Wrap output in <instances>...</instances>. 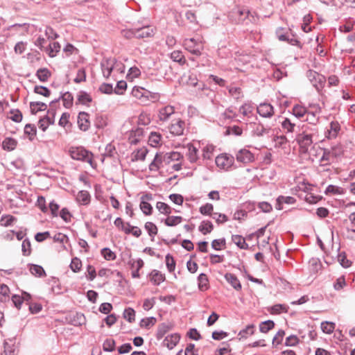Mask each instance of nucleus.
I'll list each match as a JSON object with an SVG mask.
<instances>
[{"label":"nucleus","instance_id":"f257e3e1","mask_svg":"<svg viewBox=\"0 0 355 355\" xmlns=\"http://www.w3.org/2000/svg\"><path fill=\"white\" fill-rule=\"evenodd\" d=\"M69 154L73 159L87 162L94 167L93 154L83 147H71L69 149Z\"/></svg>","mask_w":355,"mask_h":355},{"label":"nucleus","instance_id":"f03ea898","mask_svg":"<svg viewBox=\"0 0 355 355\" xmlns=\"http://www.w3.org/2000/svg\"><path fill=\"white\" fill-rule=\"evenodd\" d=\"M131 93L133 96L141 100L144 103L148 101H155L158 98L157 94H153L141 87H134Z\"/></svg>","mask_w":355,"mask_h":355},{"label":"nucleus","instance_id":"7ed1b4c3","mask_svg":"<svg viewBox=\"0 0 355 355\" xmlns=\"http://www.w3.org/2000/svg\"><path fill=\"white\" fill-rule=\"evenodd\" d=\"M306 77L317 91L322 89L326 82V78L323 75L312 69L306 71Z\"/></svg>","mask_w":355,"mask_h":355},{"label":"nucleus","instance_id":"20e7f679","mask_svg":"<svg viewBox=\"0 0 355 355\" xmlns=\"http://www.w3.org/2000/svg\"><path fill=\"white\" fill-rule=\"evenodd\" d=\"M297 141L300 146V150L302 153H307L309 147L313 144L312 135L304 132L299 134L297 137Z\"/></svg>","mask_w":355,"mask_h":355},{"label":"nucleus","instance_id":"39448f33","mask_svg":"<svg viewBox=\"0 0 355 355\" xmlns=\"http://www.w3.org/2000/svg\"><path fill=\"white\" fill-rule=\"evenodd\" d=\"M216 166L224 170H228L234 164V157L227 154H221L216 157Z\"/></svg>","mask_w":355,"mask_h":355},{"label":"nucleus","instance_id":"423d86ee","mask_svg":"<svg viewBox=\"0 0 355 355\" xmlns=\"http://www.w3.org/2000/svg\"><path fill=\"white\" fill-rule=\"evenodd\" d=\"M185 49L189 51L193 55H200L201 48H200V43L194 38L185 39L183 43Z\"/></svg>","mask_w":355,"mask_h":355},{"label":"nucleus","instance_id":"0eeeda50","mask_svg":"<svg viewBox=\"0 0 355 355\" xmlns=\"http://www.w3.org/2000/svg\"><path fill=\"white\" fill-rule=\"evenodd\" d=\"M185 122L180 119H175L169 126L170 132L175 136H180L184 134Z\"/></svg>","mask_w":355,"mask_h":355},{"label":"nucleus","instance_id":"6e6552de","mask_svg":"<svg viewBox=\"0 0 355 355\" xmlns=\"http://www.w3.org/2000/svg\"><path fill=\"white\" fill-rule=\"evenodd\" d=\"M257 110L259 114L264 118H270L274 115V108L270 103H260Z\"/></svg>","mask_w":355,"mask_h":355},{"label":"nucleus","instance_id":"1a4fd4ad","mask_svg":"<svg viewBox=\"0 0 355 355\" xmlns=\"http://www.w3.org/2000/svg\"><path fill=\"white\" fill-rule=\"evenodd\" d=\"M238 17V19H235V23L236 24H241L244 23L245 21L248 19L250 17H252V15L250 12L249 10L243 8V9H238L236 11H234L231 17Z\"/></svg>","mask_w":355,"mask_h":355},{"label":"nucleus","instance_id":"9d476101","mask_svg":"<svg viewBox=\"0 0 355 355\" xmlns=\"http://www.w3.org/2000/svg\"><path fill=\"white\" fill-rule=\"evenodd\" d=\"M336 157L337 153H336L334 148H331V149L324 148L323 155L320 159V163L324 162V164H322L321 166H326L330 164L333 158Z\"/></svg>","mask_w":355,"mask_h":355},{"label":"nucleus","instance_id":"9b49d317","mask_svg":"<svg viewBox=\"0 0 355 355\" xmlns=\"http://www.w3.org/2000/svg\"><path fill=\"white\" fill-rule=\"evenodd\" d=\"M136 38L143 39L146 37H152L154 35V31L150 26H144L142 27L135 28Z\"/></svg>","mask_w":355,"mask_h":355},{"label":"nucleus","instance_id":"f8f14e48","mask_svg":"<svg viewBox=\"0 0 355 355\" xmlns=\"http://www.w3.org/2000/svg\"><path fill=\"white\" fill-rule=\"evenodd\" d=\"M236 160L244 164L250 163L254 160V155L250 150L241 149L236 154Z\"/></svg>","mask_w":355,"mask_h":355},{"label":"nucleus","instance_id":"ddd939ff","mask_svg":"<svg viewBox=\"0 0 355 355\" xmlns=\"http://www.w3.org/2000/svg\"><path fill=\"white\" fill-rule=\"evenodd\" d=\"M78 124L79 128L83 131H87L89 126V114L85 112H80L78 116Z\"/></svg>","mask_w":355,"mask_h":355},{"label":"nucleus","instance_id":"4468645a","mask_svg":"<svg viewBox=\"0 0 355 355\" xmlns=\"http://www.w3.org/2000/svg\"><path fill=\"white\" fill-rule=\"evenodd\" d=\"M340 130V125L338 121H331L325 132V136L327 139H331L337 137L339 131Z\"/></svg>","mask_w":355,"mask_h":355},{"label":"nucleus","instance_id":"2eb2a0df","mask_svg":"<svg viewBox=\"0 0 355 355\" xmlns=\"http://www.w3.org/2000/svg\"><path fill=\"white\" fill-rule=\"evenodd\" d=\"M175 108L171 105H166L159 110L158 117L160 121H166L174 114Z\"/></svg>","mask_w":355,"mask_h":355},{"label":"nucleus","instance_id":"dca6fc26","mask_svg":"<svg viewBox=\"0 0 355 355\" xmlns=\"http://www.w3.org/2000/svg\"><path fill=\"white\" fill-rule=\"evenodd\" d=\"M180 339V336L178 334H173L167 336L163 340V345L166 346L169 349H173L175 346L178 343Z\"/></svg>","mask_w":355,"mask_h":355},{"label":"nucleus","instance_id":"f3484780","mask_svg":"<svg viewBox=\"0 0 355 355\" xmlns=\"http://www.w3.org/2000/svg\"><path fill=\"white\" fill-rule=\"evenodd\" d=\"M271 130V126L270 125H263V124L259 123L255 124L252 130V135L257 137H263L265 135L269 134Z\"/></svg>","mask_w":355,"mask_h":355},{"label":"nucleus","instance_id":"a211bd4d","mask_svg":"<svg viewBox=\"0 0 355 355\" xmlns=\"http://www.w3.org/2000/svg\"><path fill=\"white\" fill-rule=\"evenodd\" d=\"M173 324L171 322H162L158 325L156 337L158 340L162 339L164 336L173 329Z\"/></svg>","mask_w":355,"mask_h":355},{"label":"nucleus","instance_id":"6ab92c4d","mask_svg":"<svg viewBox=\"0 0 355 355\" xmlns=\"http://www.w3.org/2000/svg\"><path fill=\"white\" fill-rule=\"evenodd\" d=\"M225 280L236 291H241V284L236 276L232 273H226L225 275Z\"/></svg>","mask_w":355,"mask_h":355},{"label":"nucleus","instance_id":"aec40b11","mask_svg":"<svg viewBox=\"0 0 355 355\" xmlns=\"http://www.w3.org/2000/svg\"><path fill=\"white\" fill-rule=\"evenodd\" d=\"M28 266L29 268L30 272L33 275L38 277L46 276L45 270L41 266L33 263H28Z\"/></svg>","mask_w":355,"mask_h":355},{"label":"nucleus","instance_id":"412c9836","mask_svg":"<svg viewBox=\"0 0 355 355\" xmlns=\"http://www.w3.org/2000/svg\"><path fill=\"white\" fill-rule=\"evenodd\" d=\"M295 202V199L291 196H279L277 199L276 209L281 210L283 209L282 204L286 203L292 205Z\"/></svg>","mask_w":355,"mask_h":355},{"label":"nucleus","instance_id":"4be33fe9","mask_svg":"<svg viewBox=\"0 0 355 355\" xmlns=\"http://www.w3.org/2000/svg\"><path fill=\"white\" fill-rule=\"evenodd\" d=\"M31 112L35 115L38 112L44 111L47 109V105L40 101H33L30 103Z\"/></svg>","mask_w":355,"mask_h":355},{"label":"nucleus","instance_id":"5701e85b","mask_svg":"<svg viewBox=\"0 0 355 355\" xmlns=\"http://www.w3.org/2000/svg\"><path fill=\"white\" fill-rule=\"evenodd\" d=\"M90 194L87 191L82 190L78 192L76 200L81 205H87L90 202Z\"/></svg>","mask_w":355,"mask_h":355},{"label":"nucleus","instance_id":"b1692460","mask_svg":"<svg viewBox=\"0 0 355 355\" xmlns=\"http://www.w3.org/2000/svg\"><path fill=\"white\" fill-rule=\"evenodd\" d=\"M188 147V159L191 163H195L198 159V148L191 144L187 145Z\"/></svg>","mask_w":355,"mask_h":355},{"label":"nucleus","instance_id":"393cba45","mask_svg":"<svg viewBox=\"0 0 355 355\" xmlns=\"http://www.w3.org/2000/svg\"><path fill=\"white\" fill-rule=\"evenodd\" d=\"M17 145V141L11 137H6L2 142V148L8 151L15 149Z\"/></svg>","mask_w":355,"mask_h":355},{"label":"nucleus","instance_id":"a878e982","mask_svg":"<svg viewBox=\"0 0 355 355\" xmlns=\"http://www.w3.org/2000/svg\"><path fill=\"white\" fill-rule=\"evenodd\" d=\"M61 100L63 101V105L65 108H70L73 105V96L69 92L61 94Z\"/></svg>","mask_w":355,"mask_h":355},{"label":"nucleus","instance_id":"bb28decb","mask_svg":"<svg viewBox=\"0 0 355 355\" xmlns=\"http://www.w3.org/2000/svg\"><path fill=\"white\" fill-rule=\"evenodd\" d=\"M232 240L240 249L247 250L249 248L245 239L241 235H232Z\"/></svg>","mask_w":355,"mask_h":355},{"label":"nucleus","instance_id":"cd10ccee","mask_svg":"<svg viewBox=\"0 0 355 355\" xmlns=\"http://www.w3.org/2000/svg\"><path fill=\"white\" fill-rule=\"evenodd\" d=\"M198 288L202 291H206L209 288V280L206 274L201 273L198 277Z\"/></svg>","mask_w":355,"mask_h":355},{"label":"nucleus","instance_id":"c85d7f7f","mask_svg":"<svg viewBox=\"0 0 355 355\" xmlns=\"http://www.w3.org/2000/svg\"><path fill=\"white\" fill-rule=\"evenodd\" d=\"M150 281L155 285H159L165 279L164 275H163L159 271L153 270L150 273Z\"/></svg>","mask_w":355,"mask_h":355},{"label":"nucleus","instance_id":"c756f323","mask_svg":"<svg viewBox=\"0 0 355 355\" xmlns=\"http://www.w3.org/2000/svg\"><path fill=\"white\" fill-rule=\"evenodd\" d=\"M51 75V71L47 68H40L36 72V76L43 83L46 82Z\"/></svg>","mask_w":355,"mask_h":355},{"label":"nucleus","instance_id":"7c9ffc66","mask_svg":"<svg viewBox=\"0 0 355 355\" xmlns=\"http://www.w3.org/2000/svg\"><path fill=\"white\" fill-rule=\"evenodd\" d=\"M214 229V225L209 220H203L201 222L199 226V231L201 232L203 234H207L210 233Z\"/></svg>","mask_w":355,"mask_h":355},{"label":"nucleus","instance_id":"2f4dec72","mask_svg":"<svg viewBox=\"0 0 355 355\" xmlns=\"http://www.w3.org/2000/svg\"><path fill=\"white\" fill-rule=\"evenodd\" d=\"M77 100L79 103L83 105H87L92 101V98L90 95L85 91L79 92Z\"/></svg>","mask_w":355,"mask_h":355},{"label":"nucleus","instance_id":"473e14b6","mask_svg":"<svg viewBox=\"0 0 355 355\" xmlns=\"http://www.w3.org/2000/svg\"><path fill=\"white\" fill-rule=\"evenodd\" d=\"M24 133L28 136L31 141H33L36 135V127L33 124L28 123L25 125Z\"/></svg>","mask_w":355,"mask_h":355},{"label":"nucleus","instance_id":"72a5a7b5","mask_svg":"<svg viewBox=\"0 0 355 355\" xmlns=\"http://www.w3.org/2000/svg\"><path fill=\"white\" fill-rule=\"evenodd\" d=\"M101 68L104 77L107 78L113 70V64L109 60H106L105 62H101Z\"/></svg>","mask_w":355,"mask_h":355},{"label":"nucleus","instance_id":"f704fd0d","mask_svg":"<svg viewBox=\"0 0 355 355\" xmlns=\"http://www.w3.org/2000/svg\"><path fill=\"white\" fill-rule=\"evenodd\" d=\"M182 221V217L178 216H168L164 220V224L169 227L175 226Z\"/></svg>","mask_w":355,"mask_h":355},{"label":"nucleus","instance_id":"c9c22d12","mask_svg":"<svg viewBox=\"0 0 355 355\" xmlns=\"http://www.w3.org/2000/svg\"><path fill=\"white\" fill-rule=\"evenodd\" d=\"M145 230L148 232V235L153 240L155 236L157 234V226L152 222H146L144 225Z\"/></svg>","mask_w":355,"mask_h":355},{"label":"nucleus","instance_id":"e433bc0d","mask_svg":"<svg viewBox=\"0 0 355 355\" xmlns=\"http://www.w3.org/2000/svg\"><path fill=\"white\" fill-rule=\"evenodd\" d=\"M282 128L287 133H292L294 131L295 127V123L291 122L290 119L284 118L281 122Z\"/></svg>","mask_w":355,"mask_h":355},{"label":"nucleus","instance_id":"4c0bfd02","mask_svg":"<svg viewBox=\"0 0 355 355\" xmlns=\"http://www.w3.org/2000/svg\"><path fill=\"white\" fill-rule=\"evenodd\" d=\"M226 247V241L225 238L214 239L211 242V248L215 250H221Z\"/></svg>","mask_w":355,"mask_h":355},{"label":"nucleus","instance_id":"58836bf2","mask_svg":"<svg viewBox=\"0 0 355 355\" xmlns=\"http://www.w3.org/2000/svg\"><path fill=\"white\" fill-rule=\"evenodd\" d=\"M60 50V44L57 42H54L51 44H50L47 48L48 54L50 57H55L56 55V53H58Z\"/></svg>","mask_w":355,"mask_h":355},{"label":"nucleus","instance_id":"ea45409f","mask_svg":"<svg viewBox=\"0 0 355 355\" xmlns=\"http://www.w3.org/2000/svg\"><path fill=\"white\" fill-rule=\"evenodd\" d=\"M275 327V322L272 320H268L262 322L259 324V330L262 333H267Z\"/></svg>","mask_w":355,"mask_h":355},{"label":"nucleus","instance_id":"a19ab883","mask_svg":"<svg viewBox=\"0 0 355 355\" xmlns=\"http://www.w3.org/2000/svg\"><path fill=\"white\" fill-rule=\"evenodd\" d=\"M171 58L174 61L177 62L181 64L185 63L184 56L182 54V52L180 51H174L171 53Z\"/></svg>","mask_w":355,"mask_h":355},{"label":"nucleus","instance_id":"79ce46f5","mask_svg":"<svg viewBox=\"0 0 355 355\" xmlns=\"http://www.w3.org/2000/svg\"><path fill=\"white\" fill-rule=\"evenodd\" d=\"M156 208L161 214L165 215H169L171 213V208L167 204L163 202H157Z\"/></svg>","mask_w":355,"mask_h":355},{"label":"nucleus","instance_id":"37998d69","mask_svg":"<svg viewBox=\"0 0 355 355\" xmlns=\"http://www.w3.org/2000/svg\"><path fill=\"white\" fill-rule=\"evenodd\" d=\"M306 110L305 107L296 105L293 108V114L295 116H296L298 119H300L306 115Z\"/></svg>","mask_w":355,"mask_h":355},{"label":"nucleus","instance_id":"c03bdc74","mask_svg":"<svg viewBox=\"0 0 355 355\" xmlns=\"http://www.w3.org/2000/svg\"><path fill=\"white\" fill-rule=\"evenodd\" d=\"M336 324L331 322H322L321 323V329L324 333L331 334L334 331Z\"/></svg>","mask_w":355,"mask_h":355},{"label":"nucleus","instance_id":"a18cd8bd","mask_svg":"<svg viewBox=\"0 0 355 355\" xmlns=\"http://www.w3.org/2000/svg\"><path fill=\"white\" fill-rule=\"evenodd\" d=\"M288 307L286 305L277 304L272 306L270 309V313L272 314H279L282 312L286 313Z\"/></svg>","mask_w":355,"mask_h":355},{"label":"nucleus","instance_id":"49530a36","mask_svg":"<svg viewBox=\"0 0 355 355\" xmlns=\"http://www.w3.org/2000/svg\"><path fill=\"white\" fill-rule=\"evenodd\" d=\"M21 251L24 256H29L31 254V245L28 239H26L23 241Z\"/></svg>","mask_w":355,"mask_h":355},{"label":"nucleus","instance_id":"de8ad7c7","mask_svg":"<svg viewBox=\"0 0 355 355\" xmlns=\"http://www.w3.org/2000/svg\"><path fill=\"white\" fill-rule=\"evenodd\" d=\"M34 92L45 97H49L51 95V91L46 87L42 85L35 86Z\"/></svg>","mask_w":355,"mask_h":355},{"label":"nucleus","instance_id":"09e8293b","mask_svg":"<svg viewBox=\"0 0 355 355\" xmlns=\"http://www.w3.org/2000/svg\"><path fill=\"white\" fill-rule=\"evenodd\" d=\"M162 163V159L157 153L153 161L149 165V169L151 171H157L159 169V164Z\"/></svg>","mask_w":355,"mask_h":355},{"label":"nucleus","instance_id":"8fccbe9b","mask_svg":"<svg viewBox=\"0 0 355 355\" xmlns=\"http://www.w3.org/2000/svg\"><path fill=\"white\" fill-rule=\"evenodd\" d=\"M123 317L129 322H132L135 320V311L133 309L128 307L124 310Z\"/></svg>","mask_w":355,"mask_h":355},{"label":"nucleus","instance_id":"3c124183","mask_svg":"<svg viewBox=\"0 0 355 355\" xmlns=\"http://www.w3.org/2000/svg\"><path fill=\"white\" fill-rule=\"evenodd\" d=\"M321 268V263L318 259L312 258L309 261V269L311 272L315 273Z\"/></svg>","mask_w":355,"mask_h":355},{"label":"nucleus","instance_id":"603ef678","mask_svg":"<svg viewBox=\"0 0 355 355\" xmlns=\"http://www.w3.org/2000/svg\"><path fill=\"white\" fill-rule=\"evenodd\" d=\"M156 322V318L154 317H149L144 318L141 320L140 327L142 328H150L153 326Z\"/></svg>","mask_w":355,"mask_h":355},{"label":"nucleus","instance_id":"864d4df0","mask_svg":"<svg viewBox=\"0 0 355 355\" xmlns=\"http://www.w3.org/2000/svg\"><path fill=\"white\" fill-rule=\"evenodd\" d=\"M254 326L253 324L248 325L245 329L240 331L239 336L241 338H246L248 335H252L254 334Z\"/></svg>","mask_w":355,"mask_h":355},{"label":"nucleus","instance_id":"5fc2aeb1","mask_svg":"<svg viewBox=\"0 0 355 355\" xmlns=\"http://www.w3.org/2000/svg\"><path fill=\"white\" fill-rule=\"evenodd\" d=\"M102 256L107 261L114 260L116 254L110 248H104L101 250Z\"/></svg>","mask_w":355,"mask_h":355},{"label":"nucleus","instance_id":"6e6d98bb","mask_svg":"<svg viewBox=\"0 0 355 355\" xmlns=\"http://www.w3.org/2000/svg\"><path fill=\"white\" fill-rule=\"evenodd\" d=\"M103 349L105 352H112L115 349V341L113 339L107 338L103 344Z\"/></svg>","mask_w":355,"mask_h":355},{"label":"nucleus","instance_id":"4d7b16f0","mask_svg":"<svg viewBox=\"0 0 355 355\" xmlns=\"http://www.w3.org/2000/svg\"><path fill=\"white\" fill-rule=\"evenodd\" d=\"M95 125L97 128H103L107 125V119L101 114H98L95 119Z\"/></svg>","mask_w":355,"mask_h":355},{"label":"nucleus","instance_id":"13d9d810","mask_svg":"<svg viewBox=\"0 0 355 355\" xmlns=\"http://www.w3.org/2000/svg\"><path fill=\"white\" fill-rule=\"evenodd\" d=\"M214 207L211 204L207 203L205 205H202L200 207V212L202 215L210 216L211 217V214L213 213Z\"/></svg>","mask_w":355,"mask_h":355},{"label":"nucleus","instance_id":"bf43d9fd","mask_svg":"<svg viewBox=\"0 0 355 355\" xmlns=\"http://www.w3.org/2000/svg\"><path fill=\"white\" fill-rule=\"evenodd\" d=\"M128 263L132 270H139L144 266V261L140 258L138 259H132Z\"/></svg>","mask_w":355,"mask_h":355},{"label":"nucleus","instance_id":"052dcab7","mask_svg":"<svg viewBox=\"0 0 355 355\" xmlns=\"http://www.w3.org/2000/svg\"><path fill=\"white\" fill-rule=\"evenodd\" d=\"M317 111L315 112H306V121L310 124H316L319 120V117L316 116Z\"/></svg>","mask_w":355,"mask_h":355},{"label":"nucleus","instance_id":"680f3d73","mask_svg":"<svg viewBox=\"0 0 355 355\" xmlns=\"http://www.w3.org/2000/svg\"><path fill=\"white\" fill-rule=\"evenodd\" d=\"M165 259H166V268H167L168 270L171 272L174 271L175 268V262L173 257L170 254H166Z\"/></svg>","mask_w":355,"mask_h":355},{"label":"nucleus","instance_id":"e2e57ef3","mask_svg":"<svg viewBox=\"0 0 355 355\" xmlns=\"http://www.w3.org/2000/svg\"><path fill=\"white\" fill-rule=\"evenodd\" d=\"M70 268L74 272H78L82 266V262L80 259L77 257H74L72 259L71 262L70 263Z\"/></svg>","mask_w":355,"mask_h":355},{"label":"nucleus","instance_id":"0e129e2a","mask_svg":"<svg viewBox=\"0 0 355 355\" xmlns=\"http://www.w3.org/2000/svg\"><path fill=\"white\" fill-rule=\"evenodd\" d=\"M140 209H141V211H143V213L145 215L148 216L152 214V211H153L152 206L150 205V203H148L144 200H141V202L140 203Z\"/></svg>","mask_w":355,"mask_h":355},{"label":"nucleus","instance_id":"69168bd1","mask_svg":"<svg viewBox=\"0 0 355 355\" xmlns=\"http://www.w3.org/2000/svg\"><path fill=\"white\" fill-rule=\"evenodd\" d=\"M127 88V83L124 80H120L116 83V86L114 91L117 94H123Z\"/></svg>","mask_w":355,"mask_h":355},{"label":"nucleus","instance_id":"338daca9","mask_svg":"<svg viewBox=\"0 0 355 355\" xmlns=\"http://www.w3.org/2000/svg\"><path fill=\"white\" fill-rule=\"evenodd\" d=\"M17 218L11 215H5L1 217V222L3 223L2 225L5 227H8L12 225L14 221H16Z\"/></svg>","mask_w":355,"mask_h":355},{"label":"nucleus","instance_id":"774afa93","mask_svg":"<svg viewBox=\"0 0 355 355\" xmlns=\"http://www.w3.org/2000/svg\"><path fill=\"white\" fill-rule=\"evenodd\" d=\"M10 113L12 114L10 119L15 122L19 123L22 120V114L19 110H11Z\"/></svg>","mask_w":355,"mask_h":355}]
</instances>
